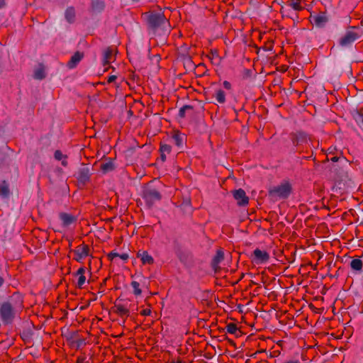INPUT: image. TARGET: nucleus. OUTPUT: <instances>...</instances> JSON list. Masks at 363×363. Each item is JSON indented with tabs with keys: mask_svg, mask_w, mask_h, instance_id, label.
Here are the masks:
<instances>
[{
	"mask_svg": "<svg viewBox=\"0 0 363 363\" xmlns=\"http://www.w3.org/2000/svg\"><path fill=\"white\" fill-rule=\"evenodd\" d=\"M291 186L287 182H284L269 189V196L273 201L287 199L291 193Z\"/></svg>",
	"mask_w": 363,
	"mask_h": 363,
	"instance_id": "f257e3e1",
	"label": "nucleus"
},
{
	"mask_svg": "<svg viewBox=\"0 0 363 363\" xmlns=\"http://www.w3.org/2000/svg\"><path fill=\"white\" fill-rule=\"evenodd\" d=\"M13 298L10 301L4 303L0 308V313L4 323H10L14 316L16 310L21 307V301L20 300L19 303H13Z\"/></svg>",
	"mask_w": 363,
	"mask_h": 363,
	"instance_id": "f03ea898",
	"label": "nucleus"
},
{
	"mask_svg": "<svg viewBox=\"0 0 363 363\" xmlns=\"http://www.w3.org/2000/svg\"><path fill=\"white\" fill-rule=\"evenodd\" d=\"M150 26L153 29L162 28L166 31L169 27V23L161 13H153L149 15L147 18Z\"/></svg>",
	"mask_w": 363,
	"mask_h": 363,
	"instance_id": "7ed1b4c3",
	"label": "nucleus"
},
{
	"mask_svg": "<svg viewBox=\"0 0 363 363\" xmlns=\"http://www.w3.org/2000/svg\"><path fill=\"white\" fill-rule=\"evenodd\" d=\"M142 197L145 200L146 205L150 208L161 199L162 196L157 189L147 187L143 191Z\"/></svg>",
	"mask_w": 363,
	"mask_h": 363,
	"instance_id": "20e7f679",
	"label": "nucleus"
},
{
	"mask_svg": "<svg viewBox=\"0 0 363 363\" xmlns=\"http://www.w3.org/2000/svg\"><path fill=\"white\" fill-rule=\"evenodd\" d=\"M359 37V34L354 30H349L340 38V45L342 47H347L354 42Z\"/></svg>",
	"mask_w": 363,
	"mask_h": 363,
	"instance_id": "39448f33",
	"label": "nucleus"
},
{
	"mask_svg": "<svg viewBox=\"0 0 363 363\" xmlns=\"http://www.w3.org/2000/svg\"><path fill=\"white\" fill-rule=\"evenodd\" d=\"M311 22L318 28L324 27L329 21V18L325 13L311 15L310 17Z\"/></svg>",
	"mask_w": 363,
	"mask_h": 363,
	"instance_id": "423d86ee",
	"label": "nucleus"
},
{
	"mask_svg": "<svg viewBox=\"0 0 363 363\" xmlns=\"http://www.w3.org/2000/svg\"><path fill=\"white\" fill-rule=\"evenodd\" d=\"M253 261L257 264H262L267 262L269 259V254L263 250L258 248L253 251Z\"/></svg>",
	"mask_w": 363,
	"mask_h": 363,
	"instance_id": "0eeeda50",
	"label": "nucleus"
},
{
	"mask_svg": "<svg viewBox=\"0 0 363 363\" xmlns=\"http://www.w3.org/2000/svg\"><path fill=\"white\" fill-rule=\"evenodd\" d=\"M233 197L239 206H245L248 203L249 199L246 196L245 191L242 189L234 191Z\"/></svg>",
	"mask_w": 363,
	"mask_h": 363,
	"instance_id": "6e6552de",
	"label": "nucleus"
},
{
	"mask_svg": "<svg viewBox=\"0 0 363 363\" xmlns=\"http://www.w3.org/2000/svg\"><path fill=\"white\" fill-rule=\"evenodd\" d=\"M74 259L81 262L83 259L89 255V249L86 245H79L74 251Z\"/></svg>",
	"mask_w": 363,
	"mask_h": 363,
	"instance_id": "1a4fd4ad",
	"label": "nucleus"
},
{
	"mask_svg": "<svg viewBox=\"0 0 363 363\" xmlns=\"http://www.w3.org/2000/svg\"><path fill=\"white\" fill-rule=\"evenodd\" d=\"M82 57H83L82 53H81L79 52H75L72 56L71 59L69 60V61L67 63L68 67L70 69L74 68L77 65V64L82 60Z\"/></svg>",
	"mask_w": 363,
	"mask_h": 363,
	"instance_id": "9d476101",
	"label": "nucleus"
},
{
	"mask_svg": "<svg viewBox=\"0 0 363 363\" xmlns=\"http://www.w3.org/2000/svg\"><path fill=\"white\" fill-rule=\"evenodd\" d=\"M60 218L65 226L71 225L76 220V218L74 216L66 213H61L60 214Z\"/></svg>",
	"mask_w": 363,
	"mask_h": 363,
	"instance_id": "9b49d317",
	"label": "nucleus"
},
{
	"mask_svg": "<svg viewBox=\"0 0 363 363\" xmlns=\"http://www.w3.org/2000/svg\"><path fill=\"white\" fill-rule=\"evenodd\" d=\"M113 60V52L111 49H106L104 52L102 62L103 65H108L111 61Z\"/></svg>",
	"mask_w": 363,
	"mask_h": 363,
	"instance_id": "f8f14e48",
	"label": "nucleus"
},
{
	"mask_svg": "<svg viewBox=\"0 0 363 363\" xmlns=\"http://www.w3.org/2000/svg\"><path fill=\"white\" fill-rule=\"evenodd\" d=\"M101 169L104 173H108L114 169L113 161L111 159L106 160L101 164Z\"/></svg>",
	"mask_w": 363,
	"mask_h": 363,
	"instance_id": "ddd939ff",
	"label": "nucleus"
},
{
	"mask_svg": "<svg viewBox=\"0 0 363 363\" xmlns=\"http://www.w3.org/2000/svg\"><path fill=\"white\" fill-rule=\"evenodd\" d=\"M138 257L140 258L143 264H152L153 263V258L146 251H139Z\"/></svg>",
	"mask_w": 363,
	"mask_h": 363,
	"instance_id": "4468645a",
	"label": "nucleus"
},
{
	"mask_svg": "<svg viewBox=\"0 0 363 363\" xmlns=\"http://www.w3.org/2000/svg\"><path fill=\"white\" fill-rule=\"evenodd\" d=\"M172 140L173 143L179 147L182 148L185 135L184 134L175 133L173 135Z\"/></svg>",
	"mask_w": 363,
	"mask_h": 363,
	"instance_id": "2eb2a0df",
	"label": "nucleus"
},
{
	"mask_svg": "<svg viewBox=\"0 0 363 363\" xmlns=\"http://www.w3.org/2000/svg\"><path fill=\"white\" fill-rule=\"evenodd\" d=\"M78 180L82 183H85L89 179V173L87 167L82 168L78 173Z\"/></svg>",
	"mask_w": 363,
	"mask_h": 363,
	"instance_id": "dca6fc26",
	"label": "nucleus"
},
{
	"mask_svg": "<svg viewBox=\"0 0 363 363\" xmlns=\"http://www.w3.org/2000/svg\"><path fill=\"white\" fill-rule=\"evenodd\" d=\"M223 259V252L222 251H218L216 255L214 257L212 266L215 270L218 268V265Z\"/></svg>",
	"mask_w": 363,
	"mask_h": 363,
	"instance_id": "f3484780",
	"label": "nucleus"
},
{
	"mask_svg": "<svg viewBox=\"0 0 363 363\" xmlns=\"http://www.w3.org/2000/svg\"><path fill=\"white\" fill-rule=\"evenodd\" d=\"M350 267L354 270L360 271L362 268V262L360 259H354L350 262Z\"/></svg>",
	"mask_w": 363,
	"mask_h": 363,
	"instance_id": "a211bd4d",
	"label": "nucleus"
},
{
	"mask_svg": "<svg viewBox=\"0 0 363 363\" xmlns=\"http://www.w3.org/2000/svg\"><path fill=\"white\" fill-rule=\"evenodd\" d=\"M45 73L43 67L39 66L34 71V77L37 79H42L45 77Z\"/></svg>",
	"mask_w": 363,
	"mask_h": 363,
	"instance_id": "6ab92c4d",
	"label": "nucleus"
},
{
	"mask_svg": "<svg viewBox=\"0 0 363 363\" xmlns=\"http://www.w3.org/2000/svg\"><path fill=\"white\" fill-rule=\"evenodd\" d=\"M75 17V11L73 8H68L65 11V18L69 23L74 21Z\"/></svg>",
	"mask_w": 363,
	"mask_h": 363,
	"instance_id": "aec40b11",
	"label": "nucleus"
},
{
	"mask_svg": "<svg viewBox=\"0 0 363 363\" xmlns=\"http://www.w3.org/2000/svg\"><path fill=\"white\" fill-rule=\"evenodd\" d=\"M215 98L216 101L220 104H223L225 101V92L223 90H218L215 93Z\"/></svg>",
	"mask_w": 363,
	"mask_h": 363,
	"instance_id": "412c9836",
	"label": "nucleus"
},
{
	"mask_svg": "<svg viewBox=\"0 0 363 363\" xmlns=\"http://www.w3.org/2000/svg\"><path fill=\"white\" fill-rule=\"evenodd\" d=\"M104 3L102 0H94L92 1L93 9L97 11H100L104 9Z\"/></svg>",
	"mask_w": 363,
	"mask_h": 363,
	"instance_id": "4be33fe9",
	"label": "nucleus"
},
{
	"mask_svg": "<svg viewBox=\"0 0 363 363\" xmlns=\"http://www.w3.org/2000/svg\"><path fill=\"white\" fill-rule=\"evenodd\" d=\"M9 194V189L7 186V185L5 183H3L1 185H0V195L3 198L8 197Z\"/></svg>",
	"mask_w": 363,
	"mask_h": 363,
	"instance_id": "5701e85b",
	"label": "nucleus"
},
{
	"mask_svg": "<svg viewBox=\"0 0 363 363\" xmlns=\"http://www.w3.org/2000/svg\"><path fill=\"white\" fill-rule=\"evenodd\" d=\"M131 286L133 288V293L136 296H139L141 294L142 291L140 289V284L135 281L131 282Z\"/></svg>",
	"mask_w": 363,
	"mask_h": 363,
	"instance_id": "b1692460",
	"label": "nucleus"
},
{
	"mask_svg": "<svg viewBox=\"0 0 363 363\" xmlns=\"http://www.w3.org/2000/svg\"><path fill=\"white\" fill-rule=\"evenodd\" d=\"M116 312L121 315H128V310L123 305H116Z\"/></svg>",
	"mask_w": 363,
	"mask_h": 363,
	"instance_id": "393cba45",
	"label": "nucleus"
},
{
	"mask_svg": "<svg viewBox=\"0 0 363 363\" xmlns=\"http://www.w3.org/2000/svg\"><path fill=\"white\" fill-rule=\"evenodd\" d=\"M226 328H227V331L230 334H235L238 330L236 325L233 323L228 324L227 325Z\"/></svg>",
	"mask_w": 363,
	"mask_h": 363,
	"instance_id": "a878e982",
	"label": "nucleus"
},
{
	"mask_svg": "<svg viewBox=\"0 0 363 363\" xmlns=\"http://www.w3.org/2000/svg\"><path fill=\"white\" fill-rule=\"evenodd\" d=\"M85 281H86V277H84V275L81 274V276H79V277L78 279V281H77L78 287L82 288V286L84 284Z\"/></svg>",
	"mask_w": 363,
	"mask_h": 363,
	"instance_id": "bb28decb",
	"label": "nucleus"
},
{
	"mask_svg": "<svg viewBox=\"0 0 363 363\" xmlns=\"http://www.w3.org/2000/svg\"><path fill=\"white\" fill-rule=\"evenodd\" d=\"M160 150H161V152H162V153H165V152L169 153L171 150V147L169 145H162L161 146Z\"/></svg>",
	"mask_w": 363,
	"mask_h": 363,
	"instance_id": "cd10ccee",
	"label": "nucleus"
},
{
	"mask_svg": "<svg viewBox=\"0 0 363 363\" xmlns=\"http://www.w3.org/2000/svg\"><path fill=\"white\" fill-rule=\"evenodd\" d=\"M64 157L63 154L60 150H56L55 152V158L57 160H62Z\"/></svg>",
	"mask_w": 363,
	"mask_h": 363,
	"instance_id": "c85d7f7f",
	"label": "nucleus"
},
{
	"mask_svg": "<svg viewBox=\"0 0 363 363\" xmlns=\"http://www.w3.org/2000/svg\"><path fill=\"white\" fill-rule=\"evenodd\" d=\"M290 5L292 6V8L294 10H300L301 8V6H300V4L298 2L291 1L290 3Z\"/></svg>",
	"mask_w": 363,
	"mask_h": 363,
	"instance_id": "c756f323",
	"label": "nucleus"
},
{
	"mask_svg": "<svg viewBox=\"0 0 363 363\" xmlns=\"http://www.w3.org/2000/svg\"><path fill=\"white\" fill-rule=\"evenodd\" d=\"M190 108H191V107H190V106H186L182 107V108H180V110H179V116H180L181 117H184V114H185V111H186V110H187V109H190Z\"/></svg>",
	"mask_w": 363,
	"mask_h": 363,
	"instance_id": "7c9ffc66",
	"label": "nucleus"
},
{
	"mask_svg": "<svg viewBox=\"0 0 363 363\" xmlns=\"http://www.w3.org/2000/svg\"><path fill=\"white\" fill-rule=\"evenodd\" d=\"M283 363H301V362L298 359H288V360L284 362Z\"/></svg>",
	"mask_w": 363,
	"mask_h": 363,
	"instance_id": "2f4dec72",
	"label": "nucleus"
},
{
	"mask_svg": "<svg viewBox=\"0 0 363 363\" xmlns=\"http://www.w3.org/2000/svg\"><path fill=\"white\" fill-rule=\"evenodd\" d=\"M84 272H85V269L84 267H81L79 268L77 272V274L79 275V276H81V274H84Z\"/></svg>",
	"mask_w": 363,
	"mask_h": 363,
	"instance_id": "473e14b6",
	"label": "nucleus"
},
{
	"mask_svg": "<svg viewBox=\"0 0 363 363\" xmlns=\"http://www.w3.org/2000/svg\"><path fill=\"white\" fill-rule=\"evenodd\" d=\"M121 259L123 260H126L128 257V255L127 254H122V255H119L118 256Z\"/></svg>",
	"mask_w": 363,
	"mask_h": 363,
	"instance_id": "72a5a7b5",
	"label": "nucleus"
},
{
	"mask_svg": "<svg viewBox=\"0 0 363 363\" xmlns=\"http://www.w3.org/2000/svg\"><path fill=\"white\" fill-rule=\"evenodd\" d=\"M119 255L118 253H116V252H111L110 253L109 255V257H111V259H113L114 257H118Z\"/></svg>",
	"mask_w": 363,
	"mask_h": 363,
	"instance_id": "f704fd0d",
	"label": "nucleus"
},
{
	"mask_svg": "<svg viewBox=\"0 0 363 363\" xmlns=\"http://www.w3.org/2000/svg\"><path fill=\"white\" fill-rule=\"evenodd\" d=\"M143 313V315H150V310H149V309H145V310H143V313Z\"/></svg>",
	"mask_w": 363,
	"mask_h": 363,
	"instance_id": "c9c22d12",
	"label": "nucleus"
},
{
	"mask_svg": "<svg viewBox=\"0 0 363 363\" xmlns=\"http://www.w3.org/2000/svg\"><path fill=\"white\" fill-rule=\"evenodd\" d=\"M223 85H224V87L226 88V89H230V84L228 82H223Z\"/></svg>",
	"mask_w": 363,
	"mask_h": 363,
	"instance_id": "e433bc0d",
	"label": "nucleus"
},
{
	"mask_svg": "<svg viewBox=\"0 0 363 363\" xmlns=\"http://www.w3.org/2000/svg\"><path fill=\"white\" fill-rule=\"evenodd\" d=\"M116 76H113V75L111 76L108 79V82H111L114 81L116 79Z\"/></svg>",
	"mask_w": 363,
	"mask_h": 363,
	"instance_id": "4c0bfd02",
	"label": "nucleus"
},
{
	"mask_svg": "<svg viewBox=\"0 0 363 363\" xmlns=\"http://www.w3.org/2000/svg\"><path fill=\"white\" fill-rule=\"evenodd\" d=\"M337 160H338V158H337V157H333V158L331 159V160H332L333 162H336V161H337Z\"/></svg>",
	"mask_w": 363,
	"mask_h": 363,
	"instance_id": "58836bf2",
	"label": "nucleus"
},
{
	"mask_svg": "<svg viewBox=\"0 0 363 363\" xmlns=\"http://www.w3.org/2000/svg\"><path fill=\"white\" fill-rule=\"evenodd\" d=\"M4 1L0 0V8L4 5Z\"/></svg>",
	"mask_w": 363,
	"mask_h": 363,
	"instance_id": "ea45409f",
	"label": "nucleus"
},
{
	"mask_svg": "<svg viewBox=\"0 0 363 363\" xmlns=\"http://www.w3.org/2000/svg\"><path fill=\"white\" fill-rule=\"evenodd\" d=\"M161 157H162V160H165V155H164V153H162L161 154Z\"/></svg>",
	"mask_w": 363,
	"mask_h": 363,
	"instance_id": "a19ab883",
	"label": "nucleus"
},
{
	"mask_svg": "<svg viewBox=\"0 0 363 363\" xmlns=\"http://www.w3.org/2000/svg\"><path fill=\"white\" fill-rule=\"evenodd\" d=\"M62 165H64V166H65V165L67 164L66 161H65V160H62Z\"/></svg>",
	"mask_w": 363,
	"mask_h": 363,
	"instance_id": "79ce46f5",
	"label": "nucleus"
},
{
	"mask_svg": "<svg viewBox=\"0 0 363 363\" xmlns=\"http://www.w3.org/2000/svg\"><path fill=\"white\" fill-rule=\"evenodd\" d=\"M3 284V279L0 277V286L2 285Z\"/></svg>",
	"mask_w": 363,
	"mask_h": 363,
	"instance_id": "37998d69",
	"label": "nucleus"
},
{
	"mask_svg": "<svg viewBox=\"0 0 363 363\" xmlns=\"http://www.w3.org/2000/svg\"><path fill=\"white\" fill-rule=\"evenodd\" d=\"M172 363H181L180 362H172Z\"/></svg>",
	"mask_w": 363,
	"mask_h": 363,
	"instance_id": "c03bdc74",
	"label": "nucleus"
}]
</instances>
